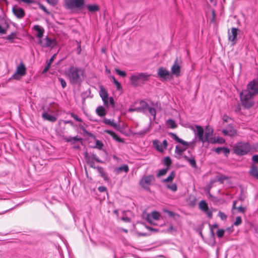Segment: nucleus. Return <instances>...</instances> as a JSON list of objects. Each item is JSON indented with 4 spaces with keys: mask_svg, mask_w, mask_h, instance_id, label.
<instances>
[{
    "mask_svg": "<svg viewBox=\"0 0 258 258\" xmlns=\"http://www.w3.org/2000/svg\"><path fill=\"white\" fill-rule=\"evenodd\" d=\"M168 145L167 141L165 140L161 143L159 140H155L153 141V147L159 152H162L164 150L167 148Z\"/></svg>",
    "mask_w": 258,
    "mask_h": 258,
    "instance_id": "11",
    "label": "nucleus"
},
{
    "mask_svg": "<svg viewBox=\"0 0 258 258\" xmlns=\"http://www.w3.org/2000/svg\"><path fill=\"white\" fill-rule=\"evenodd\" d=\"M166 186L168 189H170L172 191H176L177 189V187L175 183H173L172 184H167Z\"/></svg>",
    "mask_w": 258,
    "mask_h": 258,
    "instance_id": "36",
    "label": "nucleus"
},
{
    "mask_svg": "<svg viewBox=\"0 0 258 258\" xmlns=\"http://www.w3.org/2000/svg\"><path fill=\"white\" fill-rule=\"evenodd\" d=\"M96 113L99 116H104L105 115L106 112L104 109V108L102 106H98L96 109Z\"/></svg>",
    "mask_w": 258,
    "mask_h": 258,
    "instance_id": "27",
    "label": "nucleus"
},
{
    "mask_svg": "<svg viewBox=\"0 0 258 258\" xmlns=\"http://www.w3.org/2000/svg\"><path fill=\"white\" fill-rule=\"evenodd\" d=\"M71 116L72 117H73L77 121H80V122L82 121L81 118L79 117L76 114H75L73 113H71Z\"/></svg>",
    "mask_w": 258,
    "mask_h": 258,
    "instance_id": "52",
    "label": "nucleus"
},
{
    "mask_svg": "<svg viewBox=\"0 0 258 258\" xmlns=\"http://www.w3.org/2000/svg\"><path fill=\"white\" fill-rule=\"evenodd\" d=\"M225 142L224 139H223L222 138H218L216 140V143H219V144H223Z\"/></svg>",
    "mask_w": 258,
    "mask_h": 258,
    "instance_id": "60",
    "label": "nucleus"
},
{
    "mask_svg": "<svg viewBox=\"0 0 258 258\" xmlns=\"http://www.w3.org/2000/svg\"><path fill=\"white\" fill-rule=\"evenodd\" d=\"M252 160L253 162L258 163V155H254L252 157Z\"/></svg>",
    "mask_w": 258,
    "mask_h": 258,
    "instance_id": "58",
    "label": "nucleus"
},
{
    "mask_svg": "<svg viewBox=\"0 0 258 258\" xmlns=\"http://www.w3.org/2000/svg\"><path fill=\"white\" fill-rule=\"evenodd\" d=\"M225 231L223 229H219L217 231V235L219 238H221L224 236Z\"/></svg>",
    "mask_w": 258,
    "mask_h": 258,
    "instance_id": "44",
    "label": "nucleus"
},
{
    "mask_svg": "<svg viewBox=\"0 0 258 258\" xmlns=\"http://www.w3.org/2000/svg\"><path fill=\"white\" fill-rule=\"evenodd\" d=\"M84 5L85 0H64V6L69 10H81Z\"/></svg>",
    "mask_w": 258,
    "mask_h": 258,
    "instance_id": "6",
    "label": "nucleus"
},
{
    "mask_svg": "<svg viewBox=\"0 0 258 258\" xmlns=\"http://www.w3.org/2000/svg\"><path fill=\"white\" fill-rule=\"evenodd\" d=\"M42 116L44 120H47L51 122H54L56 120V118L53 115L49 114L48 113L44 112L42 113Z\"/></svg>",
    "mask_w": 258,
    "mask_h": 258,
    "instance_id": "23",
    "label": "nucleus"
},
{
    "mask_svg": "<svg viewBox=\"0 0 258 258\" xmlns=\"http://www.w3.org/2000/svg\"><path fill=\"white\" fill-rule=\"evenodd\" d=\"M195 127L197 130L195 131L193 126L190 127L195 133V135L198 137V141L205 143L208 141V139L210 138L213 134V130L209 126H206L205 128V133L204 135V130L203 128L199 125H196Z\"/></svg>",
    "mask_w": 258,
    "mask_h": 258,
    "instance_id": "2",
    "label": "nucleus"
},
{
    "mask_svg": "<svg viewBox=\"0 0 258 258\" xmlns=\"http://www.w3.org/2000/svg\"><path fill=\"white\" fill-rule=\"evenodd\" d=\"M87 9L91 12H95L99 10V7L96 5H89Z\"/></svg>",
    "mask_w": 258,
    "mask_h": 258,
    "instance_id": "32",
    "label": "nucleus"
},
{
    "mask_svg": "<svg viewBox=\"0 0 258 258\" xmlns=\"http://www.w3.org/2000/svg\"><path fill=\"white\" fill-rule=\"evenodd\" d=\"M242 223V220L240 217H237L236 218V220L234 222V225L235 226H238L241 224Z\"/></svg>",
    "mask_w": 258,
    "mask_h": 258,
    "instance_id": "48",
    "label": "nucleus"
},
{
    "mask_svg": "<svg viewBox=\"0 0 258 258\" xmlns=\"http://www.w3.org/2000/svg\"><path fill=\"white\" fill-rule=\"evenodd\" d=\"M168 124L170 126L171 128H174L176 127V124L174 120L172 119H169L167 121Z\"/></svg>",
    "mask_w": 258,
    "mask_h": 258,
    "instance_id": "42",
    "label": "nucleus"
},
{
    "mask_svg": "<svg viewBox=\"0 0 258 258\" xmlns=\"http://www.w3.org/2000/svg\"><path fill=\"white\" fill-rule=\"evenodd\" d=\"M129 170L128 167L127 165H124L115 169V171L117 173H119L122 171L127 173Z\"/></svg>",
    "mask_w": 258,
    "mask_h": 258,
    "instance_id": "29",
    "label": "nucleus"
},
{
    "mask_svg": "<svg viewBox=\"0 0 258 258\" xmlns=\"http://www.w3.org/2000/svg\"><path fill=\"white\" fill-rule=\"evenodd\" d=\"M147 131L148 130H143L137 133L136 134L139 135H144L147 132Z\"/></svg>",
    "mask_w": 258,
    "mask_h": 258,
    "instance_id": "64",
    "label": "nucleus"
},
{
    "mask_svg": "<svg viewBox=\"0 0 258 258\" xmlns=\"http://www.w3.org/2000/svg\"><path fill=\"white\" fill-rule=\"evenodd\" d=\"M212 18L211 19V22L214 23L215 19L216 18V14H215V12L214 10H213L212 11Z\"/></svg>",
    "mask_w": 258,
    "mask_h": 258,
    "instance_id": "59",
    "label": "nucleus"
},
{
    "mask_svg": "<svg viewBox=\"0 0 258 258\" xmlns=\"http://www.w3.org/2000/svg\"><path fill=\"white\" fill-rule=\"evenodd\" d=\"M115 71L117 75H118L119 76H120L122 77H125L126 76V74L125 72L119 70L118 69H115Z\"/></svg>",
    "mask_w": 258,
    "mask_h": 258,
    "instance_id": "38",
    "label": "nucleus"
},
{
    "mask_svg": "<svg viewBox=\"0 0 258 258\" xmlns=\"http://www.w3.org/2000/svg\"><path fill=\"white\" fill-rule=\"evenodd\" d=\"M141 110V109L140 108H130L128 109V111L129 112H133V111H139Z\"/></svg>",
    "mask_w": 258,
    "mask_h": 258,
    "instance_id": "61",
    "label": "nucleus"
},
{
    "mask_svg": "<svg viewBox=\"0 0 258 258\" xmlns=\"http://www.w3.org/2000/svg\"><path fill=\"white\" fill-rule=\"evenodd\" d=\"M105 133L110 135L115 140L119 142H123V140L120 138L114 132L110 130H105Z\"/></svg>",
    "mask_w": 258,
    "mask_h": 258,
    "instance_id": "25",
    "label": "nucleus"
},
{
    "mask_svg": "<svg viewBox=\"0 0 258 258\" xmlns=\"http://www.w3.org/2000/svg\"><path fill=\"white\" fill-rule=\"evenodd\" d=\"M238 31L237 28L233 27L231 29V32H229V31L228 32V40L233 42V44H234L236 42Z\"/></svg>",
    "mask_w": 258,
    "mask_h": 258,
    "instance_id": "16",
    "label": "nucleus"
},
{
    "mask_svg": "<svg viewBox=\"0 0 258 258\" xmlns=\"http://www.w3.org/2000/svg\"><path fill=\"white\" fill-rule=\"evenodd\" d=\"M181 63V59L176 58L173 66L171 67V73L172 74L174 75L176 77H178L180 76Z\"/></svg>",
    "mask_w": 258,
    "mask_h": 258,
    "instance_id": "9",
    "label": "nucleus"
},
{
    "mask_svg": "<svg viewBox=\"0 0 258 258\" xmlns=\"http://www.w3.org/2000/svg\"><path fill=\"white\" fill-rule=\"evenodd\" d=\"M33 29L37 32L36 37H38L39 39H41L43 36L44 31L43 28L39 25H35L33 27Z\"/></svg>",
    "mask_w": 258,
    "mask_h": 258,
    "instance_id": "22",
    "label": "nucleus"
},
{
    "mask_svg": "<svg viewBox=\"0 0 258 258\" xmlns=\"http://www.w3.org/2000/svg\"><path fill=\"white\" fill-rule=\"evenodd\" d=\"M79 127L84 132V133L86 134L87 135H88L89 137H94V135L92 133L88 132L82 124H79Z\"/></svg>",
    "mask_w": 258,
    "mask_h": 258,
    "instance_id": "35",
    "label": "nucleus"
},
{
    "mask_svg": "<svg viewBox=\"0 0 258 258\" xmlns=\"http://www.w3.org/2000/svg\"><path fill=\"white\" fill-rule=\"evenodd\" d=\"M98 190L100 192H104V191H106L107 190L106 187L105 186H99L98 188Z\"/></svg>",
    "mask_w": 258,
    "mask_h": 258,
    "instance_id": "57",
    "label": "nucleus"
},
{
    "mask_svg": "<svg viewBox=\"0 0 258 258\" xmlns=\"http://www.w3.org/2000/svg\"><path fill=\"white\" fill-rule=\"evenodd\" d=\"M158 77L163 80L169 79L171 78L170 72L164 67H160L157 71Z\"/></svg>",
    "mask_w": 258,
    "mask_h": 258,
    "instance_id": "10",
    "label": "nucleus"
},
{
    "mask_svg": "<svg viewBox=\"0 0 258 258\" xmlns=\"http://www.w3.org/2000/svg\"><path fill=\"white\" fill-rule=\"evenodd\" d=\"M222 152H223L225 155H227V154H228L229 153L230 151L228 148L223 147V150Z\"/></svg>",
    "mask_w": 258,
    "mask_h": 258,
    "instance_id": "62",
    "label": "nucleus"
},
{
    "mask_svg": "<svg viewBox=\"0 0 258 258\" xmlns=\"http://www.w3.org/2000/svg\"><path fill=\"white\" fill-rule=\"evenodd\" d=\"M103 123H104L105 124L109 125L112 127H113L114 129L116 130H120V125L118 123H116L114 122L113 120H111L109 119H107L105 118L103 119Z\"/></svg>",
    "mask_w": 258,
    "mask_h": 258,
    "instance_id": "18",
    "label": "nucleus"
},
{
    "mask_svg": "<svg viewBox=\"0 0 258 258\" xmlns=\"http://www.w3.org/2000/svg\"><path fill=\"white\" fill-rule=\"evenodd\" d=\"M219 225L217 223H215L214 224H213L212 227H211V234L212 235V236H214V233L213 232V230L212 229V228H216L217 227H218Z\"/></svg>",
    "mask_w": 258,
    "mask_h": 258,
    "instance_id": "54",
    "label": "nucleus"
},
{
    "mask_svg": "<svg viewBox=\"0 0 258 258\" xmlns=\"http://www.w3.org/2000/svg\"><path fill=\"white\" fill-rule=\"evenodd\" d=\"M250 147L248 144L240 142L236 144L233 147L234 153L238 155H244L249 151Z\"/></svg>",
    "mask_w": 258,
    "mask_h": 258,
    "instance_id": "7",
    "label": "nucleus"
},
{
    "mask_svg": "<svg viewBox=\"0 0 258 258\" xmlns=\"http://www.w3.org/2000/svg\"><path fill=\"white\" fill-rule=\"evenodd\" d=\"M151 75L147 73H136L131 75L130 80L131 84L135 87L140 86L147 82Z\"/></svg>",
    "mask_w": 258,
    "mask_h": 258,
    "instance_id": "3",
    "label": "nucleus"
},
{
    "mask_svg": "<svg viewBox=\"0 0 258 258\" xmlns=\"http://www.w3.org/2000/svg\"><path fill=\"white\" fill-rule=\"evenodd\" d=\"M95 146H96V147L97 148H98L99 149H101L102 147H103V145L101 141H100L99 140H97L96 142Z\"/></svg>",
    "mask_w": 258,
    "mask_h": 258,
    "instance_id": "47",
    "label": "nucleus"
},
{
    "mask_svg": "<svg viewBox=\"0 0 258 258\" xmlns=\"http://www.w3.org/2000/svg\"><path fill=\"white\" fill-rule=\"evenodd\" d=\"M225 179V177H223L222 176H217L216 177V178L213 179V180H212L211 181V183H213L214 182L217 181H220L221 183H222L223 180Z\"/></svg>",
    "mask_w": 258,
    "mask_h": 258,
    "instance_id": "37",
    "label": "nucleus"
},
{
    "mask_svg": "<svg viewBox=\"0 0 258 258\" xmlns=\"http://www.w3.org/2000/svg\"><path fill=\"white\" fill-rule=\"evenodd\" d=\"M218 216L220 217L221 220H225L227 219V216L223 212L220 211L218 213Z\"/></svg>",
    "mask_w": 258,
    "mask_h": 258,
    "instance_id": "46",
    "label": "nucleus"
},
{
    "mask_svg": "<svg viewBox=\"0 0 258 258\" xmlns=\"http://www.w3.org/2000/svg\"><path fill=\"white\" fill-rule=\"evenodd\" d=\"M26 67L25 65L21 63L17 67L16 72L13 75L12 78L16 80H19L21 77L24 76L26 74Z\"/></svg>",
    "mask_w": 258,
    "mask_h": 258,
    "instance_id": "8",
    "label": "nucleus"
},
{
    "mask_svg": "<svg viewBox=\"0 0 258 258\" xmlns=\"http://www.w3.org/2000/svg\"><path fill=\"white\" fill-rule=\"evenodd\" d=\"M44 40L45 41V43H43L42 39H39L38 41V43L43 47H51L52 48L56 45V42L54 39H51L46 37Z\"/></svg>",
    "mask_w": 258,
    "mask_h": 258,
    "instance_id": "12",
    "label": "nucleus"
},
{
    "mask_svg": "<svg viewBox=\"0 0 258 258\" xmlns=\"http://www.w3.org/2000/svg\"><path fill=\"white\" fill-rule=\"evenodd\" d=\"M161 217V214L156 211H153L151 214H148L146 217V220L151 224L155 225L156 224L153 221V220H158Z\"/></svg>",
    "mask_w": 258,
    "mask_h": 258,
    "instance_id": "14",
    "label": "nucleus"
},
{
    "mask_svg": "<svg viewBox=\"0 0 258 258\" xmlns=\"http://www.w3.org/2000/svg\"><path fill=\"white\" fill-rule=\"evenodd\" d=\"M96 169L97 170L98 172L100 173L102 177H103L105 180H108L107 176L102 167L100 166H97Z\"/></svg>",
    "mask_w": 258,
    "mask_h": 258,
    "instance_id": "28",
    "label": "nucleus"
},
{
    "mask_svg": "<svg viewBox=\"0 0 258 258\" xmlns=\"http://www.w3.org/2000/svg\"><path fill=\"white\" fill-rule=\"evenodd\" d=\"M46 1L49 4L53 6H55L58 2L57 0H46Z\"/></svg>",
    "mask_w": 258,
    "mask_h": 258,
    "instance_id": "51",
    "label": "nucleus"
},
{
    "mask_svg": "<svg viewBox=\"0 0 258 258\" xmlns=\"http://www.w3.org/2000/svg\"><path fill=\"white\" fill-rule=\"evenodd\" d=\"M237 210L239 212L244 213L245 211L246 208L242 206H239L237 207Z\"/></svg>",
    "mask_w": 258,
    "mask_h": 258,
    "instance_id": "53",
    "label": "nucleus"
},
{
    "mask_svg": "<svg viewBox=\"0 0 258 258\" xmlns=\"http://www.w3.org/2000/svg\"><path fill=\"white\" fill-rule=\"evenodd\" d=\"M17 34V32H13L7 36L6 39L9 41L10 42H13V40L16 38Z\"/></svg>",
    "mask_w": 258,
    "mask_h": 258,
    "instance_id": "33",
    "label": "nucleus"
},
{
    "mask_svg": "<svg viewBox=\"0 0 258 258\" xmlns=\"http://www.w3.org/2000/svg\"><path fill=\"white\" fill-rule=\"evenodd\" d=\"M168 169H169L168 167H166V168L162 169L160 170L158 172L157 176L160 177L161 176L166 174L168 170Z\"/></svg>",
    "mask_w": 258,
    "mask_h": 258,
    "instance_id": "34",
    "label": "nucleus"
},
{
    "mask_svg": "<svg viewBox=\"0 0 258 258\" xmlns=\"http://www.w3.org/2000/svg\"><path fill=\"white\" fill-rule=\"evenodd\" d=\"M216 140L217 139L215 138L210 137L208 139V141H207L206 142L209 143L215 144L216 143Z\"/></svg>",
    "mask_w": 258,
    "mask_h": 258,
    "instance_id": "50",
    "label": "nucleus"
},
{
    "mask_svg": "<svg viewBox=\"0 0 258 258\" xmlns=\"http://www.w3.org/2000/svg\"><path fill=\"white\" fill-rule=\"evenodd\" d=\"M164 164L168 167L171 164V160L170 157H166L164 158Z\"/></svg>",
    "mask_w": 258,
    "mask_h": 258,
    "instance_id": "40",
    "label": "nucleus"
},
{
    "mask_svg": "<svg viewBox=\"0 0 258 258\" xmlns=\"http://www.w3.org/2000/svg\"><path fill=\"white\" fill-rule=\"evenodd\" d=\"M175 176V174L174 171H172L169 175L165 179H164L163 181L164 182H170L173 180V179L174 178Z\"/></svg>",
    "mask_w": 258,
    "mask_h": 258,
    "instance_id": "31",
    "label": "nucleus"
},
{
    "mask_svg": "<svg viewBox=\"0 0 258 258\" xmlns=\"http://www.w3.org/2000/svg\"><path fill=\"white\" fill-rule=\"evenodd\" d=\"M18 2L22 1L26 4H32L34 3L35 1L34 0H17Z\"/></svg>",
    "mask_w": 258,
    "mask_h": 258,
    "instance_id": "56",
    "label": "nucleus"
},
{
    "mask_svg": "<svg viewBox=\"0 0 258 258\" xmlns=\"http://www.w3.org/2000/svg\"><path fill=\"white\" fill-rule=\"evenodd\" d=\"M223 150V147H218L215 149V152L217 154H220Z\"/></svg>",
    "mask_w": 258,
    "mask_h": 258,
    "instance_id": "63",
    "label": "nucleus"
},
{
    "mask_svg": "<svg viewBox=\"0 0 258 258\" xmlns=\"http://www.w3.org/2000/svg\"><path fill=\"white\" fill-rule=\"evenodd\" d=\"M50 66H51V64L47 63V65L45 67L44 69H43V70L42 71V73L44 74V73H46L49 69Z\"/></svg>",
    "mask_w": 258,
    "mask_h": 258,
    "instance_id": "55",
    "label": "nucleus"
},
{
    "mask_svg": "<svg viewBox=\"0 0 258 258\" xmlns=\"http://www.w3.org/2000/svg\"><path fill=\"white\" fill-rule=\"evenodd\" d=\"M58 79L61 84V87L63 88H64L67 86V83H66L65 80L61 78H58Z\"/></svg>",
    "mask_w": 258,
    "mask_h": 258,
    "instance_id": "45",
    "label": "nucleus"
},
{
    "mask_svg": "<svg viewBox=\"0 0 258 258\" xmlns=\"http://www.w3.org/2000/svg\"><path fill=\"white\" fill-rule=\"evenodd\" d=\"M155 177L153 175H144L139 181L140 186L146 191H151L150 186L153 185Z\"/></svg>",
    "mask_w": 258,
    "mask_h": 258,
    "instance_id": "4",
    "label": "nucleus"
},
{
    "mask_svg": "<svg viewBox=\"0 0 258 258\" xmlns=\"http://www.w3.org/2000/svg\"><path fill=\"white\" fill-rule=\"evenodd\" d=\"M249 173L251 176L258 179V167L255 164H251Z\"/></svg>",
    "mask_w": 258,
    "mask_h": 258,
    "instance_id": "21",
    "label": "nucleus"
},
{
    "mask_svg": "<svg viewBox=\"0 0 258 258\" xmlns=\"http://www.w3.org/2000/svg\"><path fill=\"white\" fill-rule=\"evenodd\" d=\"M63 140L67 142H70L72 144H74L75 142L81 141L82 140L81 138L78 137V136L74 137H63Z\"/></svg>",
    "mask_w": 258,
    "mask_h": 258,
    "instance_id": "24",
    "label": "nucleus"
},
{
    "mask_svg": "<svg viewBox=\"0 0 258 258\" xmlns=\"http://www.w3.org/2000/svg\"><path fill=\"white\" fill-rule=\"evenodd\" d=\"M183 147H180L179 146H176L175 147V152L176 154L179 155H181L184 151L186 150L187 147L189 146H183Z\"/></svg>",
    "mask_w": 258,
    "mask_h": 258,
    "instance_id": "26",
    "label": "nucleus"
},
{
    "mask_svg": "<svg viewBox=\"0 0 258 258\" xmlns=\"http://www.w3.org/2000/svg\"><path fill=\"white\" fill-rule=\"evenodd\" d=\"M111 78H112V79L113 80V82L114 84L115 85L117 90H119L121 88V85H120V83L119 82H118L115 79L114 77L112 76Z\"/></svg>",
    "mask_w": 258,
    "mask_h": 258,
    "instance_id": "43",
    "label": "nucleus"
},
{
    "mask_svg": "<svg viewBox=\"0 0 258 258\" xmlns=\"http://www.w3.org/2000/svg\"><path fill=\"white\" fill-rule=\"evenodd\" d=\"M84 73L83 69L71 66L66 73V75L71 84H77L80 83L84 80Z\"/></svg>",
    "mask_w": 258,
    "mask_h": 258,
    "instance_id": "1",
    "label": "nucleus"
},
{
    "mask_svg": "<svg viewBox=\"0 0 258 258\" xmlns=\"http://www.w3.org/2000/svg\"><path fill=\"white\" fill-rule=\"evenodd\" d=\"M169 135L173 139L180 143L183 146H190L191 143H188L178 138L175 134L172 133H169Z\"/></svg>",
    "mask_w": 258,
    "mask_h": 258,
    "instance_id": "20",
    "label": "nucleus"
},
{
    "mask_svg": "<svg viewBox=\"0 0 258 258\" xmlns=\"http://www.w3.org/2000/svg\"><path fill=\"white\" fill-rule=\"evenodd\" d=\"M99 94H100V96L101 97L102 99L108 98V95L107 92L102 87H101Z\"/></svg>",
    "mask_w": 258,
    "mask_h": 258,
    "instance_id": "30",
    "label": "nucleus"
},
{
    "mask_svg": "<svg viewBox=\"0 0 258 258\" xmlns=\"http://www.w3.org/2000/svg\"><path fill=\"white\" fill-rule=\"evenodd\" d=\"M254 95L247 90L243 91L240 95L242 104L246 108L251 107L253 104L252 98Z\"/></svg>",
    "mask_w": 258,
    "mask_h": 258,
    "instance_id": "5",
    "label": "nucleus"
},
{
    "mask_svg": "<svg viewBox=\"0 0 258 258\" xmlns=\"http://www.w3.org/2000/svg\"><path fill=\"white\" fill-rule=\"evenodd\" d=\"M148 111L149 113L151 114V115H152L153 116V118L155 119L156 112L155 108L151 107H149Z\"/></svg>",
    "mask_w": 258,
    "mask_h": 258,
    "instance_id": "39",
    "label": "nucleus"
},
{
    "mask_svg": "<svg viewBox=\"0 0 258 258\" xmlns=\"http://www.w3.org/2000/svg\"><path fill=\"white\" fill-rule=\"evenodd\" d=\"M188 153L190 155V156H188L187 155H184L183 158L184 159L187 161L192 167H196L197 164H196V161L195 160V159L194 157H193L191 154L190 151H188Z\"/></svg>",
    "mask_w": 258,
    "mask_h": 258,
    "instance_id": "19",
    "label": "nucleus"
},
{
    "mask_svg": "<svg viewBox=\"0 0 258 258\" xmlns=\"http://www.w3.org/2000/svg\"><path fill=\"white\" fill-rule=\"evenodd\" d=\"M14 14L19 19H22L25 16L24 10L17 6H14L12 9Z\"/></svg>",
    "mask_w": 258,
    "mask_h": 258,
    "instance_id": "17",
    "label": "nucleus"
},
{
    "mask_svg": "<svg viewBox=\"0 0 258 258\" xmlns=\"http://www.w3.org/2000/svg\"><path fill=\"white\" fill-rule=\"evenodd\" d=\"M229 136H232L236 134V131L231 126H228Z\"/></svg>",
    "mask_w": 258,
    "mask_h": 258,
    "instance_id": "41",
    "label": "nucleus"
},
{
    "mask_svg": "<svg viewBox=\"0 0 258 258\" xmlns=\"http://www.w3.org/2000/svg\"><path fill=\"white\" fill-rule=\"evenodd\" d=\"M199 209L204 212L207 216L211 218L213 216L212 212L209 209L207 203L206 202V201L203 200L201 201L199 204Z\"/></svg>",
    "mask_w": 258,
    "mask_h": 258,
    "instance_id": "13",
    "label": "nucleus"
},
{
    "mask_svg": "<svg viewBox=\"0 0 258 258\" xmlns=\"http://www.w3.org/2000/svg\"><path fill=\"white\" fill-rule=\"evenodd\" d=\"M38 5L39 6V8L43 10L45 13H46V14L49 13V12L47 11L46 8L43 5L39 3H38Z\"/></svg>",
    "mask_w": 258,
    "mask_h": 258,
    "instance_id": "49",
    "label": "nucleus"
},
{
    "mask_svg": "<svg viewBox=\"0 0 258 258\" xmlns=\"http://www.w3.org/2000/svg\"><path fill=\"white\" fill-rule=\"evenodd\" d=\"M246 90L255 95L258 92V82L255 80L250 82L247 85Z\"/></svg>",
    "mask_w": 258,
    "mask_h": 258,
    "instance_id": "15",
    "label": "nucleus"
}]
</instances>
